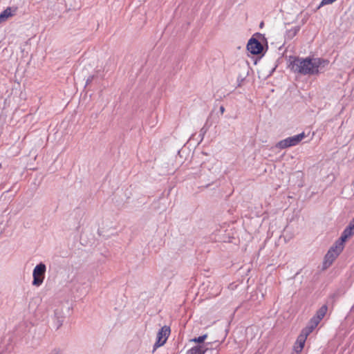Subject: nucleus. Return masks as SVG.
Masks as SVG:
<instances>
[{"label": "nucleus", "instance_id": "1", "mask_svg": "<svg viewBox=\"0 0 354 354\" xmlns=\"http://www.w3.org/2000/svg\"><path fill=\"white\" fill-rule=\"evenodd\" d=\"M328 61L321 58L295 57L290 62L291 70L301 75H315L319 73L320 66H325Z\"/></svg>", "mask_w": 354, "mask_h": 354}, {"label": "nucleus", "instance_id": "7", "mask_svg": "<svg viewBox=\"0 0 354 354\" xmlns=\"http://www.w3.org/2000/svg\"><path fill=\"white\" fill-rule=\"evenodd\" d=\"M247 49L252 55H259L262 53L263 47L261 42L252 37L248 42Z\"/></svg>", "mask_w": 354, "mask_h": 354}, {"label": "nucleus", "instance_id": "13", "mask_svg": "<svg viewBox=\"0 0 354 354\" xmlns=\"http://www.w3.org/2000/svg\"><path fill=\"white\" fill-rule=\"evenodd\" d=\"M186 354H199V344L189 349Z\"/></svg>", "mask_w": 354, "mask_h": 354}, {"label": "nucleus", "instance_id": "12", "mask_svg": "<svg viewBox=\"0 0 354 354\" xmlns=\"http://www.w3.org/2000/svg\"><path fill=\"white\" fill-rule=\"evenodd\" d=\"M328 311V306L326 305H323L315 315L317 317L319 318L321 320L324 317L326 313Z\"/></svg>", "mask_w": 354, "mask_h": 354}, {"label": "nucleus", "instance_id": "19", "mask_svg": "<svg viewBox=\"0 0 354 354\" xmlns=\"http://www.w3.org/2000/svg\"><path fill=\"white\" fill-rule=\"evenodd\" d=\"M63 320L58 319L57 321V328H59L62 325Z\"/></svg>", "mask_w": 354, "mask_h": 354}, {"label": "nucleus", "instance_id": "21", "mask_svg": "<svg viewBox=\"0 0 354 354\" xmlns=\"http://www.w3.org/2000/svg\"><path fill=\"white\" fill-rule=\"evenodd\" d=\"M350 224L352 225V226H354V218H353V220L351 221Z\"/></svg>", "mask_w": 354, "mask_h": 354}, {"label": "nucleus", "instance_id": "17", "mask_svg": "<svg viewBox=\"0 0 354 354\" xmlns=\"http://www.w3.org/2000/svg\"><path fill=\"white\" fill-rule=\"evenodd\" d=\"M206 337H207L206 335L201 336V339H200L201 344H202L205 341Z\"/></svg>", "mask_w": 354, "mask_h": 354}, {"label": "nucleus", "instance_id": "11", "mask_svg": "<svg viewBox=\"0 0 354 354\" xmlns=\"http://www.w3.org/2000/svg\"><path fill=\"white\" fill-rule=\"evenodd\" d=\"M11 16H12V8L10 7H8L0 13V23L6 21L7 19Z\"/></svg>", "mask_w": 354, "mask_h": 354}, {"label": "nucleus", "instance_id": "15", "mask_svg": "<svg viewBox=\"0 0 354 354\" xmlns=\"http://www.w3.org/2000/svg\"><path fill=\"white\" fill-rule=\"evenodd\" d=\"M94 77H94V75H91V76H89V77L87 78V80H86V85L87 86V85H88L89 84H91V83L93 82V80H94Z\"/></svg>", "mask_w": 354, "mask_h": 354}, {"label": "nucleus", "instance_id": "5", "mask_svg": "<svg viewBox=\"0 0 354 354\" xmlns=\"http://www.w3.org/2000/svg\"><path fill=\"white\" fill-rule=\"evenodd\" d=\"M344 248L342 243L335 242L334 245L330 248L325 256L324 264L330 266L333 263L335 259L339 256Z\"/></svg>", "mask_w": 354, "mask_h": 354}, {"label": "nucleus", "instance_id": "3", "mask_svg": "<svg viewBox=\"0 0 354 354\" xmlns=\"http://www.w3.org/2000/svg\"><path fill=\"white\" fill-rule=\"evenodd\" d=\"M46 272V265L41 262L37 264L33 269L32 271V285L36 287L40 286L45 279V274Z\"/></svg>", "mask_w": 354, "mask_h": 354}, {"label": "nucleus", "instance_id": "2", "mask_svg": "<svg viewBox=\"0 0 354 354\" xmlns=\"http://www.w3.org/2000/svg\"><path fill=\"white\" fill-rule=\"evenodd\" d=\"M88 281L86 274L78 272L67 283V287L73 293L80 292L85 288Z\"/></svg>", "mask_w": 354, "mask_h": 354}, {"label": "nucleus", "instance_id": "16", "mask_svg": "<svg viewBox=\"0 0 354 354\" xmlns=\"http://www.w3.org/2000/svg\"><path fill=\"white\" fill-rule=\"evenodd\" d=\"M59 351H60L58 348H53L51 351H50L47 354H59Z\"/></svg>", "mask_w": 354, "mask_h": 354}, {"label": "nucleus", "instance_id": "10", "mask_svg": "<svg viewBox=\"0 0 354 354\" xmlns=\"http://www.w3.org/2000/svg\"><path fill=\"white\" fill-rule=\"evenodd\" d=\"M321 319L314 315L310 320L308 326L305 327L303 330H306L307 333L310 334L313 330L318 326Z\"/></svg>", "mask_w": 354, "mask_h": 354}, {"label": "nucleus", "instance_id": "20", "mask_svg": "<svg viewBox=\"0 0 354 354\" xmlns=\"http://www.w3.org/2000/svg\"><path fill=\"white\" fill-rule=\"evenodd\" d=\"M220 111H221V113L223 114L225 111V108L223 106H221L220 107Z\"/></svg>", "mask_w": 354, "mask_h": 354}, {"label": "nucleus", "instance_id": "14", "mask_svg": "<svg viewBox=\"0 0 354 354\" xmlns=\"http://www.w3.org/2000/svg\"><path fill=\"white\" fill-rule=\"evenodd\" d=\"M299 30V27H294L292 29H291L288 31V37H295L297 34Z\"/></svg>", "mask_w": 354, "mask_h": 354}, {"label": "nucleus", "instance_id": "6", "mask_svg": "<svg viewBox=\"0 0 354 354\" xmlns=\"http://www.w3.org/2000/svg\"><path fill=\"white\" fill-rule=\"evenodd\" d=\"M170 333V328L168 326H163L162 327L158 334H157V339L153 345V350L154 351L156 348L158 347L164 345L168 338V336Z\"/></svg>", "mask_w": 354, "mask_h": 354}, {"label": "nucleus", "instance_id": "8", "mask_svg": "<svg viewBox=\"0 0 354 354\" xmlns=\"http://www.w3.org/2000/svg\"><path fill=\"white\" fill-rule=\"evenodd\" d=\"M309 335L310 334L307 333L306 330H301V333L297 337V340L294 344V351L297 353H299L301 352L304 347L306 339Z\"/></svg>", "mask_w": 354, "mask_h": 354}, {"label": "nucleus", "instance_id": "4", "mask_svg": "<svg viewBox=\"0 0 354 354\" xmlns=\"http://www.w3.org/2000/svg\"><path fill=\"white\" fill-rule=\"evenodd\" d=\"M306 136L305 133L302 132L298 135L288 137L279 141L276 146L279 149H286L293 147L298 145L304 138H306Z\"/></svg>", "mask_w": 354, "mask_h": 354}, {"label": "nucleus", "instance_id": "18", "mask_svg": "<svg viewBox=\"0 0 354 354\" xmlns=\"http://www.w3.org/2000/svg\"><path fill=\"white\" fill-rule=\"evenodd\" d=\"M192 341L199 344V337H195Z\"/></svg>", "mask_w": 354, "mask_h": 354}, {"label": "nucleus", "instance_id": "9", "mask_svg": "<svg viewBox=\"0 0 354 354\" xmlns=\"http://www.w3.org/2000/svg\"><path fill=\"white\" fill-rule=\"evenodd\" d=\"M353 234H354V226H352L351 224H349V225L344 230L340 239L336 242L338 243H342L344 245V242Z\"/></svg>", "mask_w": 354, "mask_h": 354}]
</instances>
